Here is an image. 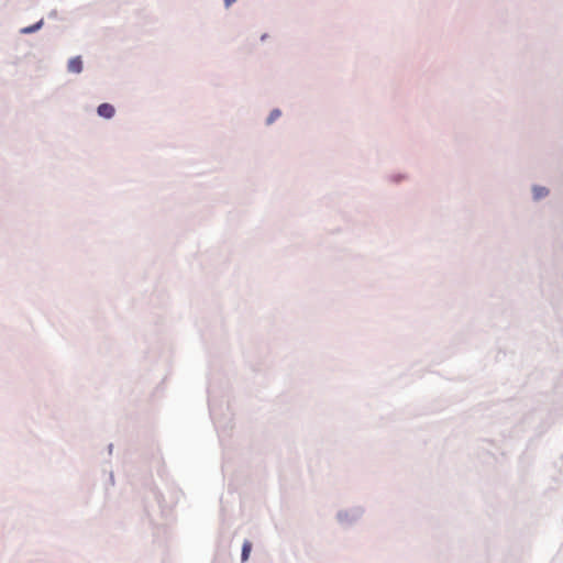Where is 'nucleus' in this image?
I'll return each mask as SVG.
<instances>
[{
    "mask_svg": "<svg viewBox=\"0 0 563 563\" xmlns=\"http://www.w3.org/2000/svg\"><path fill=\"white\" fill-rule=\"evenodd\" d=\"M98 114L106 119H111L114 115V108L110 103H101L98 107Z\"/></svg>",
    "mask_w": 563,
    "mask_h": 563,
    "instance_id": "f257e3e1",
    "label": "nucleus"
},
{
    "mask_svg": "<svg viewBox=\"0 0 563 563\" xmlns=\"http://www.w3.org/2000/svg\"><path fill=\"white\" fill-rule=\"evenodd\" d=\"M68 71L79 74L82 70V62L79 56L69 59L67 65Z\"/></svg>",
    "mask_w": 563,
    "mask_h": 563,
    "instance_id": "f03ea898",
    "label": "nucleus"
},
{
    "mask_svg": "<svg viewBox=\"0 0 563 563\" xmlns=\"http://www.w3.org/2000/svg\"><path fill=\"white\" fill-rule=\"evenodd\" d=\"M251 550H252V543L247 540L244 541L243 547H242V555H241L243 562H245L249 559Z\"/></svg>",
    "mask_w": 563,
    "mask_h": 563,
    "instance_id": "7ed1b4c3",
    "label": "nucleus"
},
{
    "mask_svg": "<svg viewBox=\"0 0 563 563\" xmlns=\"http://www.w3.org/2000/svg\"><path fill=\"white\" fill-rule=\"evenodd\" d=\"M533 192H534V197L537 199H540V198H543V197H545L548 195V189L544 188V187H536L533 189Z\"/></svg>",
    "mask_w": 563,
    "mask_h": 563,
    "instance_id": "20e7f679",
    "label": "nucleus"
},
{
    "mask_svg": "<svg viewBox=\"0 0 563 563\" xmlns=\"http://www.w3.org/2000/svg\"><path fill=\"white\" fill-rule=\"evenodd\" d=\"M280 115V111L279 110H273L267 119V122L268 123H272L274 122L278 117Z\"/></svg>",
    "mask_w": 563,
    "mask_h": 563,
    "instance_id": "39448f33",
    "label": "nucleus"
},
{
    "mask_svg": "<svg viewBox=\"0 0 563 563\" xmlns=\"http://www.w3.org/2000/svg\"><path fill=\"white\" fill-rule=\"evenodd\" d=\"M236 0H224L225 7H230L232 3H234Z\"/></svg>",
    "mask_w": 563,
    "mask_h": 563,
    "instance_id": "423d86ee",
    "label": "nucleus"
},
{
    "mask_svg": "<svg viewBox=\"0 0 563 563\" xmlns=\"http://www.w3.org/2000/svg\"><path fill=\"white\" fill-rule=\"evenodd\" d=\"M35 27H30V29H26L25 32H31V31H34Z\"/></svg>",
    "mask_w": 563,
    "mask_h": 563,
    "instance_id": "0eeeda50",
    "label": "nucleus"
}]
</instances>
